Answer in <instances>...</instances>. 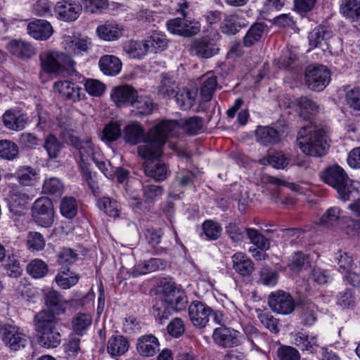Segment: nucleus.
I'll list each match as a JSON object with an SVG mask.
<instances>
[{
  "label": "nucleus",
  "instance_id": "obj_53",
  "mask_svg": "<svg viewBox=\"0 0 360 360\" xmlns=\"http://www.w3.org/2000/svg\"><path fill=\"white\" fill-rule=\"evenodd\" d=\"M122 135V130L120 124L110 122L103 129L101 140L106 143H111L117 141Z\"/></svg>",
  "mask_w": 360,
  "mask_h": 360
},
{
  "label": "nucleus",
  "instance_id": "obj_21",
  "mask_svg": "<svg viewBox=\"0 0 360 360\" xmlns=\"http://www.w3.org/2000/svg\"><path fill=\"white\" fill-rule=\"evenodd\" d=\"M137 91L129 85H123L114 88L111 91V98L117 107L132 105Z\"/></svg>",
  "mask_w": 360,
  "mask_h": 360
},
{
  "label": "nucleus",
  "instance_id": "obj_27",
  "mask_svg": "<svg viewBox=\"0 0 360 360\" xmlns=\"http://www.w3.org/2000/svg\"><path fill=\"white\" fill-rule=\"evenodd\" d=\"M45 304L50 310L49 313L55 315H60L65 312L67 302L63 296L56 290H50L45 294Z\"/></svg>",
  "mask_w": 360,
  "mask_h": 360
},
{
  "label": "nucleus",
  "instance_id": "obj_51",
  "mask_svg": "<svg viewBox=\"0 0 360 360\" xmlns=\"http://www.w3.org/2000/svg\"><path fill=\"white\" fill-rule=\"evenodd\" d=\"M18 146L10 140L0 141V157L8 160H13L18 155Z\"/></svg>",
  "mask_w": 360,
  "mask_h": 360
},
{
  "label": "nucleus",
  "instance_id": "obj_25",
  "mask_svg": "<svg viewBox=\"0 0 360 360\" xmlns=\"http://www.w3.org/2000/svg\"><path fill=\"white\" fill-rule=\"evenodd\" d=\"M7 49L12 55L22 60L29 59L36 54V50L30 43L20 39L11 41Z\"/></svg>",
  "mask_w": 360,
  "mask_h": 360
},
{
  "label": "nucleus",
  "instance_id": "obj_8",
  "mask_svg": "<svg viewBox=\"0 0 360 360\" xmlns=\"http://www.w3.org/2000/svg\"><path fill=\"white\" fill-rule=\"evenodd\" d=\"M68 146L77 150L81 161L84 163L101 156L99 147L93 142L92 138L89 136L82 138L77 136Z\"/></svg>",
  "mask_w": 360,
  "mask_h": 360
},
{
  "label": "nucleus",
  "instance_id": "obj_49",
  "mask_svg": "<svg viewBox=\"0 0 360 360\" xmlns=\"http://www.w3.org/2000/svg\"><path fill=\"white\" fill-rule=\"evenodd\" d=\"M171 305H169L167 300H158L153 306V313L156 320L160 324L163 323L165 319H167L172 314Z\"/></svg>",
  "mask_w": 360,
  "mask_h": 360
},
{
  "label": "nucleus",
  "instance_id": "obj_55",
  "mask_svg": "<svg viewBox=\"0 0 360 360\" xmlns=\"http://www.w3.org/2000/svg\"><path fill=\"white\" fill-rule=\"evenodd\" d=\"M10 207L13 208H24L30 200L27 194L19 188H13L10 191Z\"/></svg>",
  "mask_w": 360,
  "mask_h": 360
},
{
  "label": "nucleus",
  "instance_id": "obj_29",
  "mask_svg": "<svg viewBox=\"0 0 360 360\" xmlns=\"http://www.w3.org/2000/svg\"><path fill=\"white\" fill-rule=\"evenodd\" d=\"M123 27L116 22L107 21L96 29L98 36L105 41H114L123 34Z\"/></svg>",
  "mask_w": 360,
  "mask_h": 360
},
{
  "label": "nucleus",
  "instance_id": "obj_63",
  "mask_svg": "<svg viewBox=\"0 0 360 360\" xmlns=\"http://www.w3.org/2000/svg\"><path fill=\"white\" fill-rule=\"evenodd\" d=\"M78 254L72 249L63 248L57 255V262L60 265L68 266L77 259Z\"/></svg>",
  "mask_w": 360,
  "mask_h": 360
},
{
  "label": "nucleus",
  "instance_id": "obj_6",
  "mask_svg": "<svg viewBox=\"0 0 360 360\" xmlns=\"http://www.w3.org/2000/svg\"><path fill=\"white\" fill-rule=\"evenodd\" d=\"M34 221L40 226L49 228L54 221V209L52 201L46 198H37L32 207Z\"/></svg>",
  "mask_w": 360,
  "mask_h": 360
},
{
  "label": "nucleus",
  "instance_id": "obj_57",
  "mask_svg": "<svg viewBox=\"0 0 360 360\" xmlns=\"http://www.w3.org/2000/svg\"><path fill=\"white\" fill-rule=\"evenodd\" d=\"M278 280V274L269 266H263L259 271V282L266 286L273 287Z\"/></svg>",
  "mask_w": 360,
  "mask_h": 360
},
{
  "label": "nucleus",
  "instance_id": "obj_32",
  "mask_svg": "<svg viewBox=\"0 0 360 360\" xmlns=\"http://www.w3.org/2000/svg\"><path fill=\"white\" fill-rule=\"evenodd\" d=\"M332 36L333 32L328 27L319 25L309 34V46L313 48L321 46L323 43H326Z\"/></svg>",
  "mask_w": 360,
  "mask_h": 360
},
{
  "label": "nucleus",
  "instance_id": "obj_4",
  "mask_svg": "<svg viewBox=\"0 0 360 360\" xmlns=\"http://www.w3.org/2000/svg\"><path fill=\"white\" fill-rule=\"evenodd\" d=\"M56 316L46 310L38 312L34 318V326L38 333L39 344L47 349L56 348L61 342Z\"/></svg>",
  "mask_w": 360,
  "mask_h": 360
},
{
  "label": "nucleus",
  "instance_id": "obj_16",
  "mask_svg": "<svg viewBox=\"0 0 360 360\" xmlns=\"http://www.w3.org/2000/svg\"><path fill=\"white\" fill-rule=\"evenodd\" d=\"M2 122L4 126L9 130L22 131L28 122V117L20 110L9 109L3 114Z\"/></svg>",
  "mask_w": 360,
  "mask_h": 360
},
{
  "label": "nucleus",
  "instance_id": "obj_9",
  "mask_svg": "<svg viewBox=\"0 0 360 360\" xmlns=\"http://www.w3.org/2000/svg\"><path fill=\"white\" fill-rule=\"evenodd\" d=\"M2 340L10 350L16 352L27 344V335L15 326L6 324L1 328Z\"/></svg>",
  "mask_w": 360,
  "mask_h": 360
},
{
  "label": "nucleus",
  "instance_id": "obj_48",
  "mask_svg": "<svg viewBox=\"0 0 360 360\" xmlns=\"http://www.w3.org/2000/svg\"><path fill=\"white\" fill-rule=\"evenodd\" d=\"M245 232L250 242L259 250L266 251L269 249V240L258 230L253 228H246Z\"/></svg>",
  "mask_w": 360,
  "mask_h": 360
},
{
  "label": "nucleus",
  "instance_id": "obj_19",
  "mask_svg": "<svg viewBox=\"0 0 360 360\" xmlns=\"http://www.w3.org/2000/svg\"><path fill=\"white\" fill-rule=\"evenodd\" d=\"M57 129L61 140L69 144L77 136L75 134L77 123L75 120L68 116H60L57 118Z\"/></svg>",
  "mask_w": 360,
  "mask_h": 360
},
{
  "label": "nucleus",
  "instance_id": "obj_17",
  "mask_svg": "<svg viewBox=\"0 0 360 360\" xmlns=\"http://www.w3.org/2000/svg\"><path fill=\"white\" fill-rule=\"evenodd\" d=\"M53 89L63 97L73 102L79 101L84 97L82 89L69 81H58L54 83Z\"/></svg>",
  "mask_w": 360,
  "mask_h": 360
},
{
  "label": "nucleus",
  "instance_id": "obj_44",
  "mask_svg": "<svg viewBox=\"0 0 360 360\" xmlns=\"http://www.w3.org/2000/svg\"><path fill=\"white\" fill-rule=\"evenodd\" d=\"M26 271L33 278L40 279L48 274L49 266L42 259H34L27 264Z\"/></svg>",
  "mask_w": 360,
  "mask_h": 360
},
{
  "label": "nucleus",
  "instance_id": "obj_54",
  "mask_svg": "<svg viewBox=\"0 0 360 360\" xmlns=\"http://www.w3.org/2000/svg\"><path fill=\"white\" fill-rule=\"evenodd\" d=\"M202 230L205 239L208 240H214L219 238L221 234L222 229L219 223L206 220L202 224Z\"/></svg>",
  "mask_w": 360,
  "mask_h": 360
},
{
  "label": "nucleus",
  "instance_id": "obj_43",
  "mask_svg": "<svg viewBox=\"0 0 360 360\" xmlns=\"http://www.w3.org/2000/svg\"><path fill=\"white\" fill-rule=\"evenodd\" d=\"M96 205L101 210L109 217L115 218L120 216V207L118 202L115 199L108 197L100 198L97 200Z\"/></svg>",
  "mask_w": 360,
  "mask_h": 360
},
{
  "label": "nucleus",
  "instance_id": "obj_5",
  "mask_svg": "<svg viewBox=\"0 0 360 360\" xmlns=\"http://www.w3.org/2000/svg\"><path fill=\"white\" fill-rule=\"evenodd\" d=\"M39 60L41 70L47 74L59 73L64 68H72L75 64L71 56L56 51L41 53Z\"/></svg>",
  "mask_w": 360,
  "mask_h": 360
},
{
  "label": "nucleus",
  "instance_id": "obj_50",
  "mask_svg": "<svg viewBox=\"0 0 360 360\" xmlns=\"http://www.w3.org/2000/svg\"><path fill=\"white\" fill-rule=\"evenodd\" d=\"M55 281L60 288L63 289H69L77 283L79 276L72 272H70L68 269L67 271H63L59 272L56 275Z\"/></svg>",
  "mask_w": 360,
  "mask_h": 360
},
{
  "label": "nucleus",
  "instance_id": "obj_41",
  "mask_svg": "<svg viewBox=\"0 0 360 360\" xmlns=\"http://www.w3.org/2000/svg\"><path fill=\"white\" fill-rule=\"evenodd\" d=\"M131 106L136 115H148L153 112L155 105L150 97L136 95Z\"/></svg>",
  "mask_w": 360,
  "mask_h": 360
},
{
  "label": "nucleus",
  "instance_id": "obj_11",
  "mask_svg": "<svg viewBox=\"0 0 360 360\" xmlns=\"http://www.w3.org/2000/svg\"><path fill=\"white\" fill-rule=\"evenodd\" d=\"M268 303L273 311L281 314H289L295 309L292 297L283 290L272 292L269 295Z\"/></svg>",
  "mask_w": 360,
  "mask_h": 360
},
{
  "label": "nucleus",
  "instance_id": "obj_15",
  "mask_svg": "<svg viewBox=\"0 0 360 360\" xmlns=\"http://www.w3.org/2000/svg\"><path fill=\"white\" fill-rule=\"evenodd\" d=\"M192 54L203 58H210L217 54L219 48L213 39L202 37L195 39L191 44Z\"/></svg>",
  "mask_w": 360,
  "mask_h": 360
},
{
  "label": "nucleus",
  "instance_id": "obj_37",
  "mask_svg": "<svg viewBox=\"0 0 360 360\" xmlns=\"http://www.w3.org/2000/svg\"><path fill=\"white\" fill-rule=\"evenodd\" d=\"M92 323V317L89 314L79 313L72 320V328L73 332L82 336L86 333Z\"/></svg>",
  "mask_w": 360,
  "mask_h": 360
},
{
  "label": "nucleus",
  "instance_id": "obj_52",
  "mask_svg": "<svg viewBox=\"0 0 360 360\" xmlns=\"http://www.w3.org/2000/svg\"><path fill=\"white\" fill-rule=\"evenodd\" d=\"M78 205L73 197H64L60 205L61 214L68 219L74 218L77 213Z\"/></svg>",
  "mask_w": 360,
  "mask_h": 360
},
{
  "label": "nucleus",
  "instance_id": "obj_30",
  "mask_svg": "<svg viewBox=\"0 0 360 360\" xmlns=\"http://www.w3.org/2000/svg\"><path fill=\"white\" fill-rule=\"evenodd\" d=\"M129 343L127 338L122 335H112L107 343V352L112 357L120 356L129 349Z\"/></svg>",
  "mask_w": 360,
  "mask_h": 360
},
{
  "label": "nucleus",
  "instance_id": "obj_58",
  "mask_svg": "<svg viewBox=\"0 0 360 360\" xmlns=\"http://www.w3.org/2000/svg\"><path fill=\"white\" fill-rule=\"evenodd\" d=\"M82 8L91 13H100L108 8V0H81Z\"/></svg>",
  "mask_w": 360,
  "mask_h": 360
},
{
  "label": "nucleus",
  "instance_id": "obj_64",
  "mask_svg": "<svg viewBox=\"0 0 360 360\" xmlns=\"http://www.w3.org/2000/svg\"><path fill=\"white\" fill-rule=\"evenodd\" d=\"M63 184L60 179L53 177L44 181L43 191L51 195H60L63 191Z\"/></svg>",
  "mask_w": 360,
  "mask_h": 360
},
{
  "label": "nucleus",
  "instance_id": "obj_59",
  "mask_svg": "<svg viewBox=\"0 0 360 360\" xmlns=\"http://www.w3.org/2000/svg\"><path fill=\"white\" fill-rule=\"evenodd\" d=\"M346 104L354 111H360V86H354L347 91Z\"/></svg>",
  "mask_w": 360,
  "mask_h": 360
},
{
  "label": "nucleus",
  "instance_id": "obj_62",
  "mask_svg": "<svg viewBox=\"0 0 360 360\" xmlns=\"http://www.w3.org/2000/svg\"><path fill=\"white\" fill-rule=\"evenodd\" d=\"M203 127V119L198 116L191 117L186 120L183 129L188 134L193 135L199 133Z\"/></svg>",
  "mask_w": 360,
  "mask_h": 360
},
{
  "label": "nucleus",
  "instance_id": "obj_47",
  "mask_svg": "<svg viewBox=\"0 0 360 360\" xmlns=\"http://www.w3.org/2000/svg\"><path fill=\"white\" fill-rule=\"evenodd\" d=\"M265 25L262 22L254 23L248 30L243 38V44L246 47L252 46L259 41L264 32Z\"/></svg>",
  "mask_w": 360,
  "mask_h": 360
},
{
  "label": "nucleus",
  "instance_id": "obj_26",
  "mask_svg": "<svg viewBox=\"0 0 360 360\" xmlns=\"http://www.w3.org/2000/svg\"><path fill=\"white\" fill-rule=\"evenodd\" d=\"M159 158H158V159ZM148 161L143 164L145 174L156 181H162L167 177L169 169L165 162L161 161ZM155 160H157L155 158Z\"/></svg>",
  "mask_w": 360,
  "mask_h": 360
},
{
  "label": "nucleus",
  "instance_id": "obj_1",
  "mask_svg": "<svg viewBox=\"0 0 360 360\" xmlns=\"http://www.w3.org/2000/svg\"><path fill=\"white\" fill-rule=\"evenodd\" d=\"M179 128L175 120H167L156 124L146 133L139 122H131L123 129V139L127 143L134 146L141 142L137 153L143 159L152 160L160 158L166 139L174 136Z\"/></svg>",
  "mask_w": 360,
  "mask_h": 360
},
{
  "label": "nucleus",
  "instance_id": "obj_61",
  "mask_svg": "<svg viewBox=\"0 0 360 360\" xmlns=\"http://www.w3.org/2000/svg\"><path fill=\"white\" fill-rule=\"evenodd\" d=\"M167 302L169 305H171L173 312H178L186 309L188 304V299L185 292L180 290L176 291V294H174L173 297H172L171 300H167Z\"/></svg>",
  "mask_w": 360,
  "mask_h": 360
},
{
  "label": "nucleus",
  "instance_id": "obj_60",
  "mask_svg": "<svg viewBox=\"0 0 360 360\" xmlns=\"http://www.w3.org/2000/svg\"><path fill=\"white\" fill-rule=\"evenodd\" d=\"M164 193L162 186L147 184L143 186V195L148 202H153L160 198Z\"/></svg>",
  "mask_w": 360,
  "mask_h": 360
},
{
  "label": "nucleus",
  "instance_id": "obj_14",
  "mask_svg": "<svg viewBox=\"0 0 360 360\" xmlns=\"http://www.w3.org/2000/svg\"><path fill=\"white\" fill-rule=\"evenodd\" d=\"M213 342L222 348H232L240 345L239 332L226 326H220L214 330Z\"/></svg>",
  "mask_w": 360,
  "mask_h": 360
},
{
  "label": "nucleus",
  "instance_id": "obj_31",
  "mask_svg": "<svg viewBox=\"0 0 360 360\" xmlns=\"http://www.w3.org/2000/svg\"><path fill=\"white\" fill-rule=\"evenodd\" d=\"M101 70L106 75L115 76L120 73L122 69V62L115 56L105 55L98 62Z\"/></svg>",
  "mask_w": 360,
  "mask_h": 360
},
{
  "label": "nucleus",
  "instance_id": "obj_38",
  "mask_svg": "<svg viewBox=\"0 0 360 360\" xmlns=\"http://www.w3.org/2000/svg\"><path fill=\"white\" fill-rule=\"evenodd\" d=\"M217 78L215 75L208 73L202 79L200 87V96L203 101H210L217 86Z\"/></svg>",
  "mask_w": 360,
  "mask_h": 360
},
{
  "label": "nucleus",
  "instance_id": "obj_13",
  "mask_svg": "<svg viewBox=\"0 0 360 360\" xmlns=\"http://www.w3.org/2000/svg\"><path fill=\"white\" fill-rule=\"evenodd\" d=\"M168 30L174 34L184 37H191L197 34L200 30L199 22L188 20L185 18H174L167 22Z\"/></svg>",
  "mask_w": 360,
  "mask_h": 360
},
{
  "label": "nucleus",
  "instance_id": "obj_28",
  "mask_svg": "<svg viewBox=\"0 0 360 360\" xmlns=\"http://www.w3.org/2000/svg\"><path fill=\"white\" fill-rule=\"evenodd\" d=\"M233 269L243 277L250 276L254 271V263L243 252H238L232 257Z\"/></svg>",
  "mask_w": 360,
  "mask_h": 360
},
{
  "label": "nucleus",
  "instance_id": "obj_18",
  "mask_svg": "<svg viewBox=\"0 0 360 360\" xmlns=\"http://www.w3.org/2000/svg\"><path fill=\"white\" fill-rule=\"evenodd\" d=\"M91 46L89 39L68 36L64 38L63 47L68 56H82L87 53Z\"/></svg>",
  "mask_w": 360,
  "mask_h": 360
},
{
  "label": "nucleus",
  "instance_id": "obj_22",
  "mask_svg": "<svg viewBox=\"0 0 360 360\" xmlns=\"http://www.w3.org/2000/svg\"><path fill=\"white\" fill-rule=\"evenodd\" d=\"M292 343L302 351H307L310 353L316 352L319 347L318 335L313 333L308 334L303 330L293 335Z\"/></svg>",
  "mask_w": 360,
  "mask_h": 360
},
{
  "label": "nucleus",
  "instance_id": "obj_46",
  "mask_svg": "<svg viewBox=\"0 0 360 360\" xmlns=\"http://www.w3.org/2000/svg\"><path fill=\"white\" fill-rule=\"evenodd\" d=\"M15 175L19 183L23 186H32L38 179V174L36 170L29 166L21 167Z\"/></svg>",
  "mask_w": 360,
  "mask_h": 360
},
{
  "label": "nucleus",
  "instance_id": "obj_34",
  "mask_svg": "<svg viewBox=\"0 0 360 360\" xmlns=\"http://www.w3.org/2000/svg\"><path fill=\"white\" fill-rule=\"evenodd\" d=\"M302 323L306 326H312L316 321L317 307L310 300H303L300 302Z\"/></svg>",
  "mask_w": 360,
  "mask_h": 360
},
{
  "label": "nucleus",
  "instance_id": "obj_10",
  "mask_svg": "<svg viewBox=\"0 0 360 360\" xmlns=\"http://www.w3.org/2000/svg\"><path fill=\"white\" fill-rule=\"evenodd\" d=\"M82 6L75 0H60L54 7L56 18L65 22H74L80 15Z\"/></svg>",
  "mask_w": 360,
  "mask_h": 360
},
{
  "label": "nucleus",
  "instance_id": "obj_35",
  "mask_svg": "<svg viewBox=\"0 0 360 360\" xmlns=\"http://www.w3.org/2000/svg\"><path fill=\"white\" fill-rule=\"evenodd\" d=\"M244 20L238 14L227 15L221 23V31L226 34H235L245 25Z\"/></svg>",
  "mask_w": 360,
  "mask_h": 360
},
{
  "label": "nucleus",
  "instance_id": "obj_12",
  "mask_svg": "<svg viewBox=\"0 0 360 360\" xmlns=\"http://www.w3.org/2000/svg\"><path fill=\"white\" fill-rule=\"evenodd\" d=\"M212 314V309L200 301H193L188 307L190 320L198 328H203L207 326Z\"/></svg>",
  "mask_w": 360,
  "mask_h": 360
},
{
  "label": "nucleus",
  "instance_id": "obj_20",
  "mask_svg": "<svg viewBox=\"0 0 360 360\" xmlns=\"http://www.w3.org/2000/svg\"><path fill=\"white\" fill-rule=\"evenodd\" d=\"M30 36L37 40H47L53 33V29L49 22L37 19L30 22L27 27Z\"/></svg>",
  "mask_w": 360,
  "mask_h": 360
},
{
  "label": "nucleus",
  "instance_id": "obj_7",
  "mask_svg": "<svg viewBox=\"0 0 360 360\" xmlns=\"http://www.w3.org/2000/svg\"><path fill=\"white\" fill-rule=\"evenodd\" d=\"M330 81V72L324 65H312L307 68L304 82L307 87L313 91H321Z\"/></svg>",
  "mask_w": 360,
  "mask_h": 360
},
{
  "label": "nucleus",
  "instance_id": "obj_33",
  "mask_svg": "<svg viewBox=\"0 0 360 360\" xmlns=\"http://www.w3.org/2000/svg\"><path fill=\"white\" fill-rule=\"evenodd\" d=\"M340 13L352 22L360 20V1L342 0L340 6Z\"/></svg>",
  "mask_w": 360,
  "mask_h": 360
},
{
  "label": "nucleus",
  "instance_id": "obj_42",
  "mask_svg": "<svg viewBox=\"0 0 360 360\" xmlns=\"http://www.w3.org/2000/svg\"><path fill=\"white\" fill-rule=\"evenodd\" d=\"M196 96V91L182 89L176 91L174 98L182 110H189L195 104Z\"/></svg>",
  "mask_w": 360,
  "mask_h": 360
},
{
  "label": "nucleus",
  "instance_id": "obj_36",
  "mask_svg": "<svg viewBox=\"0 0 360 360\" xmlns=\"http://www.w3.org/2000/svg\"><path fill=\"white\" fill-rule=\"evenodd\" d=\"M295 105L299 108V112L301 117L305 120L310 119L319 110V105L312 99L302 96L295 100Z\"/></svg>",
  "mask_w": 360,
  "mask_h": 360
},
{
  "label": "nucleus",
  "instance_id": "obj_23",
  "mask_svg": "<svg viewBox=\"0 0 360 360\" xmlns=\"http://www.w3.org/2000/svg\"><path fill=\"white\" fill-rule=\"evenodd\" d=\"M255 134L257 141L265 146L277 144L281 141L280 131L269 126L257 127Z\"/></svg>",
  "mask_w": 360,
  "mask_h": 360
},
{
  "label": "nucleus",
  "instance_id": "obj_40",
  "mask_svg": "<svg viewBox=\"0 0 360 360\" xmlns=\"http://www.w3.org/2000/svg\"><path fill=\"white\" fill-rule=\"evenodd\" d=\"M43 147L49 158L55 159L59 157L63 145L55 134L50 133L45 137Z\"/></svg>",
  "mask_w": 360,
  "mask_h": 360
},
{
  "label": "nucleus",
  "instance_id": "obj_39",
  "mask_svg": "<svg viewBox=\"0 0 360 360\" xmlns=\"http://www.w3.org/2000/svg\"><path fill=\"white\" fill-rule=\"evenodd\" d=\"M124 50L130 58L136 59L143 58L148 52L144 40H130L124 44Z\"/></svg>",
  "mask_w": 360,
  "mask_h": 360
},
{
  "label": "nucleus",
  "instance_id": "obj_3",
  "mask_svg": "<svg viewBox=\"0 0 360 360\" xmlns=\"http://www.w3.org/2000/svg\"><path fill=\"white\" fill-rule=\"evenodd\" d=\"M323 181L335 189L338 198L343 201L354 199L359 194L358 188L345 169L338 165L328 167L322 172Z\"/></svg>",
  "mask_w": 360,
  "mask_h": 360
},
{
  "label": "nucleus",
  "instance_id": "obj_45",
  "mask_svg": "<svg viewBox=\"0 0 360 360\" xmlns=\"http://www.w3.org/2000/svg\"><path fill=\"white\" fill-rule=\"evenodd\" d=\"M144 41L148 51L157 52L158 51H162L167 46L166 35L160 32H153Z\"/></svg>",
  "mask_w": 360,
  "mask_h": 360
},
{
  "label": "nucleus",
  "instance_id": "obj_24",
  "mask_svg": "<svg viewBox=\"0 0 360 360\" xmlns=\"http://www.w3.org/2000/svg\"><path fill=\"white\" fill-rule=\"evenodd\" d=\"M139 353L143 356H153L160 350L158 339L152 334L141 336L136 343Z\"/></svg>",
  "mask_w": 360,
  "mask_h": 360
},
{
  "label": "nucleus",
  "instance_id": "obj_56",
  "mask_svg": "<svg viewBox=\"0 0 360 360\" xmlns=\"http://www.w3.org/2000/svg\"><path fill=\"white\" fill-rule=\"evenodd\" d=\"M176 89H177V86L175 82L163 75L160 84L158 86V94L165 98H173L176 93Z\"/></svg>",
  "mask_w": 360,
  "mask_h": 360
},
{
  "label": "nucleus",
  "instance_id": "obj_2",
  "mask_svg": "<svg viewBox=\"0 0 360 360\" xmlns=\"http://www.w3.org/2000/svg\"><path fill=\"white\" fill-rule=\"evenodd\" d=\"M296 143L304 154L313 157L325 155L329 147L325 131L311 125L303 127L299 130Z\"/></svg>",
  "mask_w": 360,
  "mask_h": 360
}]
</instances>
